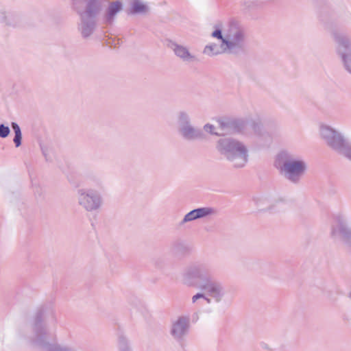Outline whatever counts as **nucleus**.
<instances>
[{"label":"nucleus","mask_w":351,"mask_h":351,"mask_svg":"<svg viewBox=\"0 0 351 351\" xmlns=\"http://www.w3.org/2000/svg\"><path fill=\"white\" fill-rule=\"evenodd\" d=\"M199 299H204V300H206L207 301L208 303L210 302V299L209 298H207L206 297V295L203 293H198L195 295H194L193 297H192V302L193 303H195L197 301V300Z\"/></svg>","instance_id":"26"},{"label":"nucleus","mask_w":351,"mask_h":351,"mask_svg":"<svg viewBox=\"0 0 351 351\" xmlns=\"http://www.w3.org/2000/svg\"><path fill=\"white\" fill-rule=\"evenodd\" d=\"M212 269L206 264H197L189 266L182 274V282L188 286H195L197 280L207 282L210 280Z\"/></svg>","instance_id":"6"},{"label":"nucleus","mask_w":351,"mask_h":351,"mask_svg":"<svg viewBox=\"0 0 351 351\" xmlns=\"http://www.w3.org/2000/svg\"><path fill=\"white\" fill-rule=\"evenodd\" d=\"M178 132L187 141H195L202 138V132L191 123L189 114L184 111L178 114Z\"/></svg>","instance_id":"8"},{"label":"nucleus","mask_w":351,"mask_h":351,"mask_svg":"<svg viewBox=\"0 0 351 351\" xmlns=\"http://www.w3.org/2000/svg\"><path fill=\"white\" fill-rule=\"evenodd\" d=\"M119 351H130L128 341L124 338H121L119 343Z\"/></svg>","instance_id":"24"},{"label":"nucleus","mask_w":351,"mask_h":351,"mask_svg":"<svg viewBox=\"0 0 351 351\" xmlns=\"http://www.w3.org/2000/svg\"><path fill=\"white\" fill-rule=\"evenodd\" d=\"M201 288L205 290L208 296L213 298L217 302H220L225 294L223 285L217 281L208 280L201 285Z\"/></svg>","instance_id":"12"},{"label":"nucleus","mask_w":351,"mask_h":351,"mask_svg":"<svg viewBox=\"0 0 351 351\" xmlns=\"http://www.w3.org/2000/svg\"><path fill=\"white\" fill-rule=\"evenodd\" d=\"M319 133L328 147L351 160V145L339 131L330 125L321 124Z\"/></svg>","instance_id":"5"},{"label":"nucleus","mask_w":351,"mask_h":351,"mask_svg":"<svg viewBox=\"0 0 351 351\" xmlns=\"http://www.w3.org/2000/svg\"><path fill=\"white\" fill-rule=\"evenodd\" d=\"M149 10L148 6L141 0H134L131 4V13L145 14Z\"/></svg>","instance_id":"19"},{"label":"nucleus","mask_w":351,"mask_h":351,"mask_svg":"<svg viewBox=\"0 0 351 351\" xmlns=\"http://www.w3.org/2000/svg\"><path fill=\"white\" fill-rule=\"evenodd\" d=\"M213 38L222 40L228 53L237 54L245 49L246 34L244 28L237 23H230L223 31L216 27L211 34Z\"/></svg>","instance_id":"3"},{"label":"nucleus","mask_w":351,"mask_h":351,"mask_svg":"<svg viewBox=\"0 0 351 351\" xmlns=\"http://www.w3.org/2000/svg\"><path fill=\"white\" fill-rule=\"evenodd\" d=\"M337 43V52L341 56L346 70L351 73V43L342 33L334 34Z\"/></svg>","instance_id":"9"},{"label":"nucleus","mask_w":351,"mask_h":351,"mask_svg":"<svg viewBox=\"0 0 351 351\" xmlns=\"http://www.w3.org/2000/svg\"><path fill=\"white\" fill-rule=\"evenodd\" d=\"M189 328V319L187 317H180L172 324L171 335L176 339H181L186 335Z\"/></svg>","instance_id":"14"},{"label":"nucleus","mask_w":351,"mask_h":351,"mask_svg":"<svg viewBox=\"0 0 351 351\" xmlns=\"http://www.w3.org/2000/svg\"><path fill=\"white\" fill-rule=\"evenodd\" d=\"M10 128L8 126L4 125L3 124L0 125V137L5 138L10 134Z\"/></svg>","instance_id":"25"},{"label":"nucleus","mask_w":351,"mask_h":351,"mask_svg":"<svg viewBox=\"0 0 351 351\" xmlns=\"http://www.w3.org/2000/svg\"><path fill=\"white\" fill-rule=\"evenodd\" d=\"M330 236L335 241H341L348 250L351 251V228L348 226L346 219L341 216L334 219Z\"/></svg>","instance_id":"7"},{"label":"nucleus","mask_w":351,"mask_h":351,"mask_svg":"<svg viewBox=\"0 0 351 351\" xmlns=\"http://www.w3.org/2000/svg\"><path fill=\"white\" fill-rule=\"evenodd\" d=\"M0 25L16 28L21 26V21L16 13L8 11L5 8H0Z\"/></svg>","instance_id":"13"},{"label":"nucleus","mask_w":351,"mask_h":351,"mask_svg":"<svg viewBox=\"0 0 351 351\" xmlns=\"http://www.w3.org/2000/svg\"><path fill=\"white\" fill-rule=\"evenodd\" d=\"M103 204V197L101 192L91 190L89 192V211L99 210Z\"/></svg>","instance_id":"16"},{"label":"nucleus","mask_w":351,"mask_h":351,"mask_svg":"<svg viewBox=\"0 0 351 351\" xmlns=\"http://www.w3.org/2000/svg\"><path fill=\"white\" fill-rule=\"evenodd\" d=\"M73 8L80 16L78 30L84 38L88 37V0H72Z\"/></svg>","instance_id":"10"},{"label":"nucleus","mask_w":351,"mask_h":351,"mask_svg":"<svg viewBox=\"0 0 351 351\" xmlns=\"http://www.w3.org/2000/svg\"><path fill=\"white\" fill-rule=\"evenodd\" d=\"M216 149L234 168H242L248 162V148L237 139L231 137L219 138L217 141Z\"/></svg>","instance_id":"1"},{"label":"nucleus","mask_w":351,"mask_h":351,"mask_svg":"<svg viewBox=\"0 0 351 351\" xmlns=\"http://www.w3.org/2000/svg\"><path fill=\"white\" fill-rule=\"evenodd\" d=\"M204 132H207V133H209L210 134H213V135H216V136H220L221 134L217 132L216 131V128L215 125H213V124H210V123H206L204 125V128H203Z\"/></svg>","instance_id":"23"},{"label":"nucleus","mask_w":351,"mask_h":351,"mask_svg":"<svg viewBox=\"0 0 351 351\" xmlns=\"http://www.w3.org/2000/svg\"><path fill=\"white\" fill-rule=\"evenodd\" d=\"M12 128L14 132V138L13 141L16 147L21 145L22 134L19 125L14 122L12 123Z\"/></svg>","instance_id":"22"},{"label":"nucleus","mask_w":351,"mask_h":351,"mask_svg":"<svg viewBox=\"0 0 351 351\" xmlns=\"http://www.w3.org/2000/svg\"><path fill=\"white\" fill-rule=\"evenodd\" d=\"M203 53L209 56H213L222 53H228V51L225 49V47L222 45V40H221L220 45L210 43L206 45L204 48Z\"/></svg>","instance_id":"17"},{"label":"nucleus","mask_w":351,"mask_h":351,"mask_svg":"<svg viewBox=\"0 0 351 351\" xmlns=\"http://www.w3.org/2000/svg\"><path fill=\"white\" fill-rule=\"evenodd\" d=\"M77 199L80 205L85 209L88 208V191L86 188L80 189L77 191Z\"/></svg>","instance_id":"21"},{"label":"nucleus","mask_w":351,"mask_h":351,"mask_svg":"<svg viewBox=\"0 0 351 351\" xmlns=\"http://www.w3.org/2000/svg\"><path fill=\"white\" fill-rule=\"evenodd\" d=\"M218 123H219V125L220 128L222 130H223L224 128L226 127V123L224 121H223L222 120H219Z\"/></svg>","instance_id":"27"},{"label":"nucleus","mask_w":351,"mask_h":351,"mask_svg":"<svg viewBox=\"0 0 351 351\" xmlns=\"http://www.w3.org/2000/svg\"><path fill=\"white\" fill-rule=\"evenodd\" d=\"M122 8L123 5L120 1H115L111 2L106 10V21L109 23H112L116 14L121 10Z\"/></svg>","instance_id":"18"},{"label":"nucleus","mask_w":351,"mask_h":351,"mask_svg":"<svg viewBox=\"0 0 351 351\" xmlns=\"http://www.w3.org/2000/svg\"><path fill=\"white\" fill-rule=\"evenodd\" d=\"M214 213V210L211 208L204 207L194 209L188 213L183 218L181 223H185L195 219L202 218Z\"/></svg>","instance_id":"15"},{"label":"nucleus","mask_w":351,"mask_h":351,"mask_svg":"<svg viewBox=\"0 0 351 351\" xmlns=\"http://www.w3.org/2000/svg\"><path fill=\"white\" fill-rule=\"evenodd\" d=\"M275 166L287 179L293 182H298L306 170L304 160L296 158L287 151L277 155Z\"/></svg>","instance_id":"4"},{"label":"nucleus","mask_w":351,"mask_h":351,"mask_svg":"<svg viewBox=\"0 0 351 351\" xmlns=\"http://www.w3.org/2000/svg\"><path fill=\"white\" fill-rule=\"evenodd\" d=\"M169 47L173 51L177 58L184 62L191 63L197 61L196 56L191 52L186 46L176 42H171L169 44Z\"/></svg>","instance_id":"11"},{"label":"nucleus","mask_w":351,"mask_h":351,"mask_svg":"<svg viewBox=\"0 0 351 351\" xmlns=\"http://www.w3.org/2000/svg\"><path fill=\"white\" fill-rule=\"evenodd\" d=\"M106 0H89V16L97 14Z\"/></svg>","instance_id":"20"},{"label":"nucleus","mask_w":351,"mask_h":351,"mask_svg":"<svg viewBox=\"0 0 351 351\" xmlns=\"http://www.w3.org/2000/svg\"><path fill=\"white\" fill-rule=\"evenodd\" d=\"M18 335L20 338L24 339L28 343L39 348L43 351H74L68 347L56 343H51L49 341L53 335L41 323H36L31 332L28 328L20 329Z\"/></svg>","instance_id":"2"}]
</instances>
